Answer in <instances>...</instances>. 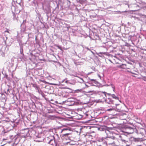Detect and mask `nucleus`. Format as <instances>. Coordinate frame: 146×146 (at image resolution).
Masks as SVG:
<instances>
[{
    "label": "nucleus",
    "instance_id": "f257e3e1",
    "mask_svg": "<svg viewBox=\"0 0 146 146\" xmlns=\"http://www.w3.org/2000/svg\"><path fill=\"white\" fill-rule=\"evenodd\" d=\"M62 137L63 139H70L72 137V132L70 129L64 128L62 130Z\"/></svg>",
    "mask_w": 146,
    "mask_h": 146
},
{
    "label": "nucleus",
    "instance_id": "f03ea898",
    "mask_svg": "<svg viewBox=\"0 0 146 146\" xmlns=\"http://www.w3.org/2000/svg\"><path fill=\"white\" fill-rule=\"evenodd\" d=\"M109 60L114 64H117L118 62V59L115 56H112L109 59Z\"/></svg>",
    "mask_w": 146,
    "mask_h": 146
},
{
    "label": "nucleus",
    "instance_id": "7ed1b4c3",
    "mask_svg": "<svg viewBox=\"0 0 146 146\" xmlns=\"http://www.w3.org/2000/svg\"><path fill=\"white\" fill-rule=\"evenodd\" d=\"M133 67V65L131 64L128 63L126 64V70L127 71V72L131 73H132L131 70V69Z\"/></svg>",
    "mask_w": 146,
    "mask_h": 146
},
{
    "label": "nucleus",
    "instance_id": "20e7f679",
    "mask_svg": "<svg viewBox=\"0 0 146 146\" xmlns=\"http://www.w3.org/2000/svg\"><path fill=\"white\" fill-rule=\"evenodd\" d=\"M115 139V137H113V139H112L111 138L109 137L107 140V143L109 144H111L114 143V141L113 139Z\"/></svg>",
    "mask_w": 146,
    "mask_h": 146
},
{
    "label": "nucleus",
    "instance_id": "39448f33",
    "mask_svg": "<svg viewBox=\"0 0 146 146\" xmlns=\"http://www.w3.org/2000/svg\"><path fill=\"white\" fill-rule=\"evenodd\" d=\"M49 143L52 145H54L55 144L54 140L53 139H51L49 142Z\"/></svg>",
    "mask_w": 146,
    "mask_h": 146
},
{
    "label": "nucleus",
    "instance_id": "423d86ee",
    "mask_svg": "<svg viewBox=\"0 0 146 146\" xmlns=\"http://www.w3.org/2000/svg\"><path fill=\"white\" fill-rule=\"evenodd\" d=\"M126 64H122L120 66V67L122 68L123 69H126Z\"/></svg>",
    "mask_w": 146,
    "mask_h": 146
},
{
    "label": "nucleus",
    "instance_id": "0eeeda50",
    "mask_svg": "<svg viewBox=\"0 0 146 146\" xmlns=\"http://www.w3.org/2000/svg\"><path fill=\"white\" fill-rule=\"evenodd\" d=\"M111 96L113 98L115 99H119V98L117 97L114 94H111Z\"/></svg>",
    "mask_w": 146,
    "mask_h": 146
},
{
    "label": "nucleus",
    "instance_id": "6e6552de",
    "mask_svg": "<svg viewBox=\"0 0 146 146\" xmlns=\"http://www.w3.org/2000/svg\"><path fill=\"white\" fill-rule=\"evenodd\" d=\"M114 110V109L112 107L110 109H107V111H111L113 110Z\"/></svg>",
    "mask_w": 146,
    "mask_h": 146
},
{
    "label": "nucleus",
    "instance_id": "1a4fd4ad",
    "mask_svg": "<svg viewBox=\"0 0 146 146\" xmlns=\"http://www.w3.org/2000/svg\"><path fill=\"white\" fill-rule=\"evenodd\" d=\"M61 88H62V89H65V88H67V89H68L69 90H71L70 89V88H68L66 86H62V87Z\"/></svg>",
    "mask_w": 146,
    "mask_h": 146
},
{
    "label": "nucleus",
    "instance_id": "9d476101",
    "mask_svg": "<svg viewBox=\"0 0 146 146\" xmlns=\"http://www.w3.org/2000/svg\"><path fill=\"white\" fill-rule=\"evenodd\" d=\"M111 85L113 89V91H114L115 90V87L114 86L113 84H111Z\"/></svg>",
    "mask_w": 146,
    "mask_h": 146
},
{
    "label": "nucleus",
    "instance_id": "9b49d317",
    "mask_svg": "<svg viewBox=\"0 0 146 146\" xmlns=\"http://www.w3.org/2000/svg\"><path fill=\"white\" fill-rule=\"evenodd\" d=\"M142 79L145 81H146V77H143Z\"/></svg>",
    "mask_w": 146,
    "mask_h": 146
},
{
    "label": "nucleus",
    "instance_id": "f8f14e48",
    "mask_svg": "<svg viewBox=\"0 0 146 146\" xmlns=\"http://www.w3.org/2000/svg\"><path fill=\"white\" fill-rule=\"evenodd\" d=\"M90 80L91 81H94V82H95L96 81V80H95L94 79H90Z\"/></svg>",
    "mask_w": 146,
    "mask_h": 146
},
{
    "label": "nucleus",
    "instance_id": "ddd939ff",
    "mask_svg": "<svg viewBox=\"0 0 146 146\" xmlns=\"http://www.w3.org/2000/svg\"><path fill=\"white\" fill-rule=\"evenodd\" d=\"M5 32H7V33H9V32L8 31H5Z\"/></svg>",
    "mask_w": 146,
    "mask_h": 146
},
{
    "label": "nucleus",
    "instance_id": "4468645a",
    "mask_svg": "<svg viewBox=\"0 0 146 146\" xmlns=\"http://www.w3.org/2000/svg\"><path fill=\"white\" fill-rule=\"evenodd\" d=\"M121 140H122V141H124V142H125L126 141L125 140H123V139H121Z\"/></svg>",
    "mask_w": 146,
    "mask_h": 146
},
{
    "label": "nucleus",
    "instance_id": "2eb2a0df",
    "mask_svg": "<svg viewBox=\"0 0 146 146\" xmlns=\"http://www.w3.org/2000/svg\"><path fill=\"white\" fill-rule=\"evenodd\" d=\"M113 103V102L112 101L110 102V103Z\"/></svg>",
    "mask_w": 146,
    "mask_h": 146
},
{
    "label": "nucleus",
    "instance_id": "dca6fc26",
    "mask_svg": "<svg viewBox=\"0 0 146 146\" xmlns=\"http://www.w3.org/2000/svg\"><path fill=\"white\" fill-rule=\"evenodd\" d=\"M118 12L120 13H121V12L119 11Z\"/></svg>",
    "mask_w": 146,
    "mask_h": 146
},
{
    "label": "nucleus",
    "instance_id": "f3484780",
    "mask_svg": "<svg viewBox=\"0 0 146 146\" xmlns=\"http://www.w3.org/2000/svg\"><path fill=\"white\" fill-rule=\"evenodd\" d=\"M104 96H106V95L105 94H104Z\"/></svg>",
    "mask_w": 146,
    "mask_h": 146
},
{
    "label": "nucleus",
    "instance_id": "a211bd4d",
    "mask_svg": "<svg viewBox=\"0 0 146 146\" xmlns=\"http://www.w3.org/2000/svg\"><path fill=\"white\" fill-rule=\"evenodd\" d=\"M119 137H121V136H119Z\"/></svg>",
    "mask_w": 146,
    "mask_h": 146
},
{
    "label": "nucleus",
    "instance_id": "6ab92c4d",
    "mask_svg": "<svg viewBox=\"0 0 146 146\" xmlns=\"http://www.w3.org/2000/svg\"><path fill=\"white\" fill-rule=\"evenodd\" d=\"M4 1H2V2H4Z\"/></svg>",
    "mask_w": 146,
    "mask_h": 146
}]
</instances>
